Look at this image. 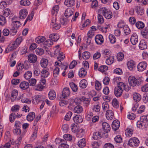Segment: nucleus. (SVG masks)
Instances as JSON below:
<instances>
[{
	"mask_svg": "<svg viewBox=\"0 0 148 148\" xmlns=\"http://www.w3.org/2000/svg\"><path fill=\"white\" fill-rule=\"evenodd\" d=\"M143 81V78L141 77L136 79L133 76H130L128 78L129 84L131 86H135L141 85Z\"/></svg>",
	"mask_w": 148,
	"mask_h": 148,
	"instance_id": "f257e3e1",
	"label": "nucleus"
},
{
	"mask_svg": "<svg viewBox=\"0 0 148 148\" xmlns=\"http://www.w3.org/2000/svg\"><path fill=\"white\" fill-rule=\"evenodd\" d=\"M140 143V141L137 138L134 137L130 138L128 141L127 145L131 147L136 148Z\"/></svg>",
	"mask_w": 148,
	"mask_h": 148,
	"instance_id": "f03ea898",
	"label": "nucleus"
},
{
	"mask_svg": "<svg viewBox=\"0 0 148 148\" xmlns=\"http://www.w3.org/2000/svg\"><path fill=\"white\" fill-rule=\"evenodd\" d=\"M99 11L100 13L103 14L104 16L107 19H109L112 18V12L108 10L105 7L100 9Z\"/></svg>",
	"mask_w": 148,
	"mask_h": 148,
	"instance_id": "7ed1b4c3",
	"label": "nucleus"
},
{
	"mask_svg": "<svg viewBox=\"0 0 148 148\" xmlns=\"http://www.w3.org/2000/svg\"><path fill=\"white\" fill-rule=\"evenodd\" d=\"M108 136V134L103 133L102 132H96L93 134V138L94 139L97 140L101 138V137L106 138Z\"/></svg>",
	"mask_w": 148,
	"mask_h": 148,
	"instance_id": "20e7f679",
	"label": "nucleus"
},
{
	"mask_svg": "<svg viewBox=\"0 0 148 148\" xmlns=\"http://www.w3.org/2000/svg\"><path fill=\"white\" fill-rule=\"evenodd\" d=\"M45 99V96L36 95L34 97V98L33 99V102L34 104H36L40 102H44Z\"/></svg>",
	"mask_w": 148,
	"mask_h": 148,
	"instance_id": "39448f33",
	"label": "nucleus"
},
{
	"mask_svg": "<svg viewBox=\"0 0 148 148\" xmlns=\"http://www.w3.org/2000/svg\"><path fill=\"white\" fill-rule=\"evenodd\" d=\"M55 66L61 69H64V70H66L67 69L69 66V65L66 63H65V64L63 63L62 64L61 61L60 60H58L56 62H55Z\"/></svg>",
	"mask_w": 148,
	"mask_h": 148,
	"instance_id": "423d86ee",
	"label": "nucleus"
},
{
	"mask_svg": "<svg viewBox=\"0 0 148 148\" xmlns=\"http://www.w3.org/2000/svg\"><path fill=\"white\" fill-rule=\"evenodd\" d=\"M137 125L138 127L143 129L147 128L148 123H145L143 120H140L137 122Z\"/></svg>",
	"mask_w": 148,
	"mask_h": 148,
	"instance_id": "0eeeda50",
	"label": "nucleus"
},
{
	"mask_svg": "<svg viewBox=\"0 0 148 148\" xmlns=\"http://www.w3.org/2000/svg\"><path fill=\"white\" fill-rule=\"evenodd\" d=\"M51 25L53 28L55 30L58 29L61 26L60 24L58 23V21L56 19L52 20Z\"/></svg>",
	"mask_w": 148,
	"mask_h": 148,
	"instance_id": "6e6552de",
	"label": "nucleus"
},
{
	"mask_svg": "<svg viewBox=\"0 0 148 148\" xmlns=\"http://www.w3.org/2000/svg\"><path fill=\"white\" fill-rule=\"evenodd\" d=\"M95 40L96 43L98 45H101L104 41L103 36L100 34L97 35L95 37Z\"/></svg>",
	"mask_w": 148,
	"mask_h": 148,
	"instance_id": "1a4fd4ad",
	"label": "nucleus"
},
{
	"mask_svg": "<svg viewBox=\"0 0 148 148\" xmlns=\"http://www.w3.org/2000/svg\"><path fill=\"white\" fill-rule=\"evenodd\" d=\"M147 66V63L145 62H140L137 66L138 70L139 71H142L146 68Z\"/></svg>",
	"mask_w": 148,
	"mask_h": 148,
	"instance_id": "9d476101",
	"label": "nucleus"
},
{
	"mask_svg": "<svg viewBox=\"0 0 148 148\" xmlns=\"http://www.w3.org/2000/svg\"><path fill=\"white\" fill-rule=\"evenodd\" d=\"M102 127L103 130L104 132L103 133L107 134L110 131V127L108 123L106 122H103L102 124Z\"/></svg>",
	"mask_w": 148,
	"mask_h": 148,
	"instance_id": "9b49d317",
	"label": "nucleus"
},
{
	"mask_svg": "<svg viewBox=\"0 0 148 148\" xmlns=\"http://www.w3.org/2000/svg\"><path fill=\"white\" fill-rule=\"evenodd\" d=\"M19 17L21 19L25 18L28 14V12L26 9H21L19 12Z\"/></svg>",
	"mask_w": 148,
	"mask_h": 148,
	"instance_id": "f8f14e48",
	"label": "nucleus"
},
{
	"mask_svg": "<svg viewBox=\"0 0 148 148\" xmlns=\"http://www.w3.org/2000/svg\"><path fill=\"white\" fill-rule=\"evenodd\" d=\"M70 93L69 88L66 87L64 88L61 95L63 98L65 99L69 96Z\"/></svg>",
	"mask_w": 148,
	"mask_h": 148,
	"instance_id": "ddd939ff",
	"label": "nucleus"
},
{
	"mask_svg": "<svg viewBox=\"0 0 148 148\" xmlns=\"http://www.w3.org/2000/svg\"><path fill=\"white\" fill-rule=\"evenodd\" d=\"M119 87H115L114 89V93L117 97H120L122 94L123 89Z\"/></svg>",
	"mask_w": 148,
	"mask_h": 148,
	"instance_id": "4468645a",
	"label": "nucleus"
},
{
	"mask_svg": "<svg viewBox=\"0 0 148 148\" xmlns=\"http://www.w3.org/2000/svg\"><path fill=\"white\" fill-rule=\"evenodd\" d=\"M130 41L133 45H135L138 42V37L136 34L134 33L133 34L130 38Z\"/></svg>",
	"mask_w": 148,
	"mask_h": 148,
	"instance_id": "2eb2a0df",
	"label": "nucleus"
},
{
	"mask_svg": "<svg viewBox=\"0 0 148 148\" xmlns=\"http://www.w3.org/2000/svg\"><path fill=\"white\" fill-rule=\"evenodd\" d=\"M106 118L108 120H111L114 117V114L111 110H108L106 113Z\"/></svg>",
	"mask_w": 148,
	"mask_h": 148,
	"instance_id": "dca6fc26",
	"label": "nucleus"
},
{
	"mask_svg": "<svg viewBox=\"0 0 148 148\" xmlns=\"http://www.w3.org/2000/svg\"><path fill=\"white\" fill-rule=\"evenodd\" d=\"M73 120L75 123H80L82 122L83 119L81 116L78 114L73 117Z\"/></svg>",
	"mask_w": 148,
	"mask_h": 148,
	"instance_id": "f3484780",
	"label": "nucleus"
},
{
	"mask_svg": "<svg viewBox=\"0 0 148 148\" xmlns=\"http://www.w3.org/2000/svg\"><path fill=\"white\" fill-rule=\"evenodd\" d=\"M120 122L117 120H115L113 121L112 123V128L114 130H117L120 126Z\"/></svg>",
	"mask_w": 148,
	"mask_h": 148,
	"instance_id": "a211bd4d",
	"label": "nucleus"
},
{
	"mask_svg": "<svg viewBox=\"0 0 148 148\" xmlns=\"http://www.w3.org/2000/svg\"><path fill=\"white\" fill-rule=\"evenodd\" d=\"M37 58L36 55L34 54H30L28 56V60L29 62L34 63L37 60Z\"/></svg>",
	"mask_w": 148,
	"mask_h": 148,
	"instance_id": "6ab92c4d",
	"label": "nucleus"
},
{
	"mask_svg": "<svg viewBox=\"0 0 148 148\" xmlns=\"http://www.w3.org/2000/svg\"><path fill=\"white\" fill-rule=\"evenodd\" d=\"M74 10L72 8H67L65 11V16L68 18L70 17L73 14Z\"/></svg>",
	"mask_w": 148,
	"mask_h": 148,
	"instance_id": "aec40b11",
	"label": "nucleus"
},
{
	"mask_svg": "<svg viewBox=\"0 0 148 148\" xmlns=\"http://www.w3.org/2000/svg\"><path fill=\"white\" fill-rule=\"evenodd\" d=\"M49 70L48 69H43L41 72V77L43 78L47 77L49 74V73L48 71Z\"/></svg>",
	"mask_w": 148,
	"mask_h": 148,
	"instance_id": "412c9836",
	"label": "nucleus"
},
{
	"mask_svg": "<svg viewBox=\"0 0 148 148\" xmlns=\"http://www.w3.org/2000/svg\"><path fill=\"white\" fill-rule=\"evenodd\" d=\"M18 94V91L17 90H14L12 91L11 97V100L12 101L14 102L16 100Z\"/></svg>",
	"mask_w": 148,
	"mask_h": 148,
	"instance_id": "4be33fe9",
	"label": "nucleus"
},
{
	"mask_svg": "<svg viewBox=\"0 0 148 148\" xmlns=\"http://www.w3.org/2000/svg\"><path fill=\"white\" fill-rule=\"evenodd\" d=\"M17 47L16 45H15L14 43L8 47L7 49L5 51V53H8L10 51H12L16 49Z\"/></svg>",
	"mask_w": 148,
	"mask_h": 148,
	"instance_id": "5701e85b",
	"label": "nucleus"
},
{
	"mask_svg": "<svg viewBox=\"0 0 148 148\" xmlns=\"http://www.w3.org/2000/svg\"><path fill=\"white\" fill-rule=\"evenodd\" d=\"M64 3L67 7L72 6L75 4V0H65Z\"/></svg>",
	"mask_w": 148,
	"mask_h": 148,
	"instance_id": "b1692460",
	"label": "nucleus"
},
{
	"mask_svg": "<svg viewBox=\"0 0 148 148\" xmlns=\"http://www.w3.org/2000/svg\"><path fill=\"white\" fill-rule=\"evenodd\" d=\"M139 47L141 50L146 49L147 47V45L145 41L144 40H141L140 42Z\"/></svg>",
	"mask_w": 148,
	"mask_h": 148,
	"instance_id": "393cba45",
	"label": "nucleus"
},
{
	"mask_svg": "<svg viewBox=\"0 0 148 148\" xmlns=\"http://www.w3.org/2000/svg\"><path fill=\"white\" fill-rule=\"evenodd\" d=\"M127 65L128 69L130 70H131L135 67V63L133 60H130L128 62Z\"/></svg>",
	"mask_w": 148,
	"mask_h": 148,
	"instance_id": "a878e982",
	"label": "nucleus"
},
{
	"mask_svg": "<svg viewBox=\"0 0 148 148\" xmlns=\"http://www.w3.org/2000/svg\"><path fill=\"white\" fill-rule=\"evenodd\" d=\"M114 140L116 143L120 144L123 142V138L121 136L118 135L116 136L114 138Z\"/></svg>",
	"mask_w": 148,
	"mask_h": 148,
	"instance_id": "bb28decb",
	"label": "nucleus"
},
{
	"mask_svg": "<svg viewBox=\"0 0 148 148\" xmlns=\"http://www.w3.org/2000/svg\"><path fill=\"white\" fill-rule=\"evenodd\" d=\"M49 38L52 41H56L59 38V36L57 34H53L49 36Z\"/></svg>",
	"mask_w": 148,
	"mask_h": 148,
	"instance_id": "cd10ccee",
	"label": "nucleus"
},
{
	"mask_svg": "<svg viewBox=\"0 0 148 148\" xmlns=\"http://www.w3.org/2000/svg\"><path fill=\"white\" fill-rule=\"evenodd\" d=\"M133 129L132 127L128 128L125 131V134L128 137L131 136L133 134Z\"/></svg>",
	"mask_w": 148,
	"mask_h": 148,
	"instance_id": "c85d7f7f",
	"label": "nucleus"
},
{
	"mask_svg": "<svg viewBox=\"0 0 148 148\" xmlns=\"http://www.w3.org/2000/svg\"><path fill=\"white\" fill-rule=\"evenodd\" d=\"M35 114L34 112H30L27 116V119L28 121H32L35 117Z\"/></svg>",
	"mask_w": 148,
	"mask_h": 148,
	"instance_id": "c756f323",
	"label": "nucleus"
},
{
	"mask_svg": "<svg viewBox=\"0 0 148 148\" xmlns=\"http://www.w3.org/2000/svg\"><path fill=\"white\" fill-rule=\"evenodd\" d=\"M141 34L144 38L148 39V29L146 27L143 29L141 31Z\"/></svg>",
	"mask_w": 148,
	"mask_h": 148,
	"instance_id": "7c9ffc66",
	"label": "nucleus"
},
{
	"mask_svg": "<svg viewBox=\"0 0 148 148\" xmlns=\"http://www.w3.org/2000/svg\"><path fill=\"white\" fill-rule=\"evenodd\" d=\"M133 98L136 101H139L141 99V96L138 93H134L133 95Z\"/></svg>",
	"mask_w": 148,
	"mask_h": 148,
	"instance_id": "2f4dec72",
	"label": "nucleus"
},
{
	"mask_svg": "<svg viewBox=\"0 0 148 148\" xmlns=\"http://www.w3.org/2000/svg\"><path fill=\"white\" fill-rule=\"evenodd\" d=\"M59 8L58 5H56L53 7L51 10V13L52 15L56 16L57 14Z\"/></svg>",
	"mask_w": 148,
	"mask_h": 148,
	"instance_id": "473e14b6",
	"label": "nucleus"
},
{
	"mask_svg": "<svg viewBox=\"0 0 148 148\" xmlns=\"http://www.w3.org/2000/svg\"><path fill=\"white\" fill-rule=\"evenodd\" d=\"M48 60L47 59L43 58L40 61L41 66L44 68H45L48 64Z\"/></svg>",
	"mask_w": 148,
	"mask_h": 148,
	"instance_id": "72a5a7b5",
	"label": "nucleus"
},
{
	"mask_svg": "<svg viewBox=\"0 0 148 148\" xmlns=\"http://www.w3.org/2000/svg\"><path fill=\"white\" fill-rule=\"evenodd\" d=\"M20 87L23 89L25 90L27 89L29 87L28 83L25 81L22 82L20 84Z\"/></svg>",
	"mask_w": 148,
	"mask_h": 148,
	"instance_id": "f704fd0d",
	"label": "nucleus"
},
{
	"mask_svg": "<svg viewBox=\"0 0 148 148\" xmlns=\"http://www.w3.org/2000/svg\"><path fill=\"white\" fill-rule=\"evenodd\" d=\"M114 60V58L113 56H109L108 58L106 59V62L107 64L108 65H111L113 63Z\"/></svg>",
	"mask_w": 148,
	"mask_h": 148,
	"instance_id": "c9c22d12",
	"label": "nucleus"
},
{
	"mask_svg": "<svg viewBox=\"0 0 148 148\" xmlns=\"http://www.w3.org/2000/svg\"><path fill=\"white\" fill-rule=\"evenodd\" d=\"M136 12L139 15H142L144 13L143 9L140 6H137L136 7Z\"/></svg>",
	"mask_w": 148,
	"mask_h": 148,
	"instance_id": "e433bc0d",
	"label": "nucleus"
},
{
	"mask_svg": "<svg viewBox=\"0 0 148 148\" xmlns=\"http://www.w3.org/2000/svg\"><path fill=\"white\" fill-rule=\"evenodd\" d=\"M83 111L82 107L80 106H76L74 109V111L75 113H79Z\"/></svg>",
	"mask_w": 148,
	"mask_h": 148,
	"instance_id": "4c0bfd02",
	"label": "nucleus"
},
{
	"mask_svg": "<svg viewBox=\"0 0 148 148\" xmlns=\"http://www.w3.org/2000/svg\"><path fill=\"white\" fill-rule=\"evenodd\" d=\"M45 40V38L44 37L42 36H39L37 37L36 38V41L37 43H40L42 42Z\"/></svg>",
	"mask_w": 148,
	"mask_h": 148,
	"instance_id": "58836bf2",
	"label": "nucleus"
},
{
	"mask_svg": "<svg viewBox=\"0 0 148 148\" xmlns=\"http://www.w3.org/2000/svg\"><path fill=\"white\" fill-rule=\"evenodd\" d=\"M111 53V52L110 50L106 49L103 51V55L104 58L108 57L109 56H110Z\"/></svg>",
	"mask_w": 148,
	"mask_h": 148,
	"instance_id": "ea45409f",
	"label": "nucleus"
},
{
	"mask_svg": "<svg viewBox=\"0 0 148 148\" xmlns=\"http://www.w3.org/2000/svg\"><path fill=\"white\" fill-rule=\"evenodd\" d=\"M60 68L57 67L55 64V68L53 71V75L55 77H56L59 75Z\"/></svg>",
	"mask_w": 148,
	"mask_h": 148,
	"instance_id": "a19ab883",
	"label": "nucleus"
},
{
	"mask_svg": "<svg viewBox=\"0 0 148 148\" xmlns=\"http://www.w3.org/2000/svg\"><path fill=\"white\" fill-rule=\"evenodd\" d=\"M21 5L24 6H28L30 4V2L28 0H21L20 1Z\"/></svg>",
	"mask_w": 148,
	"mask_h": 148,
	"instance_id": "79ce46f5",
	"label": "nucleus"
},
{
	"mask_svg": "<svg viewBox=\"0 0 148 148\" xmlns=\"http://www.w3.org/2000/svg\"><path fill=\"white\" fill-rule=\"evenodd\" d=\"M136 27L139 29H141L145 27V24L141 21H138L136 24Z\"/></svg>",
	"mask_w": 148,
	"mask_h": 148,
	"instance_id": "37998d69",
	"label": "nucleus"
},
{
	"mask_svg": "<svg viewBox=\"0 0 148 148\" xmlns=\"http://www.w3.org/2000/svg\"><path fill=\"white\" fill-rule=\"evenodd\" d=\"M6 22L5 17L2 15H0V25H3Z\"/></svg>",
	"mask_w": 148,
	"mask_h": 148,
	"instance_id": "c03bdc74",
	"label": "nucleus"
},
{
	"mask_svg": "<svg viewBox=\"0 0 148 148\" xmlns=\"http://www.w3.org/2000/svg\"><path fill=\"white\" fill-rule=\"evenodd\" d=\"M48 96L50 99L53 100L56 98V93L54 91H51L49 92Z\"/></svg>",
	"mask_w": 148,
	"mask_h": 148,
	"instance_id": "a18cd8bd",
	"label": "nucleus"
},
{
	"mask_svg": "<svg viewBox=\"0 0 148 148\" xmlns=\"http://www.w3.org/2000/svg\"><path fill=\"white\" fill-rule=\"evenodd\" d=\"M32 76V73L30 71H28L24 75V76L26 79H29Z\"/></svg>",
	"mask_w": 148,
	"mask_h": 148,
	"instance_id": "49530a36",
	"label": "nucleus"
},
{
	"mask_svg": "<svg viewBox=\"0 0 148 148\" xmlns=\"http://www.w3.org/2000/svg\"><path fill=\"white\" fill-rule=\"evenodd\" d=\"M3 16L4 17H7L10 14V10L9 9L6 8L3 11Z\"/></svg>",
	"mask_w": 148,
	"mask_h": 148,
	"instance_id": "de8ad7c7",
	"label": "nucleus"
},
{
	"mask_svg": "<svg viewBox=\"0 0 148 148\" xmlns=\"http://www.w3.org/2000/svg\"><path fill=\"white\" fill-rule=\"evenodd\" d=\"M13 19H12V25H13V27L18 28L21 25V23L19 21H13Z\"/></svg>",
	"mask_w": 148,
	"mask_h": 148,
	"instance_id": "09e8293b",
	"label": "nucleus"
},
{
	"mask_svg": "<svg viewBox=\"0 0 148 148\" xmlns=\"http://www.w3.org/2000/svg\"><path fill=\"white\" fill-rule=\"evenodd\" d=\"M110 42L112 44L114 43L116 41V38L115 36L112 34H110L109 36Z\"/></svg>",
	"mask_w": 148,
	"mask_h": 148,
	"instance_id": "8fccbe9b",
	"label": "nucleus"
},
{
	"mask_svg": "<svg viewBox=\"0 0 148 148\" xmlns=\"http://www.w3.org/2000/svg\"><path fill=\"white\" fill-rule=\"evenodd\" d=\"M124 58V54L123 53L119 52L117 55V58L119 61H122Z\"/></svg>",
	"mask_w": 148,
	"mask_h": 148,
	"instance_id": "3c124183",
	"label": "nucleus"
},
{
	"mask_svg": "<svg viewBox=\"0 0 148 148\" xmlns=\"http://www.w3.org/2000/svg\"><path fill=\"white\" fill-rule=\"evenodd\" d=\"M102 107L103 110L104 111H106L108 110L109 108V105L107 103L105 102L102 103Z\"/></svg>",
	"mask_w": 148,
	"mask_h": 148,
	"instance_id": "603ef678",
	"label": "nucleus"
},
{
	"mask_svg": "<svg viewBox=\"0 0 148 148\" xmlns=\"http://www.w3.org/2000/svg\"><path fill=\"white\" fill-rule=\"evenodd\" d=\"M70 86L74 92H76L77 90V86L74 83L72 82L70 84Z\"/></svg>",
	"mask_w": 148,
	"mask_h": 148,
	"instance_id": "864d4df0",
	"label": "nucleus"
},
{
	"mask_svg": "<svg viewBox=\"0 0 148 148\" xmlns=\"http://www.w3.org/2000/svg\"><path fill=\"white\" fill-rule=\"evenodd\" d=\"M58 141H60L59 142L61 143L60 145H68L67 144V142L66 140H64L63 139H56L55 140V142H58Z\"/></svg>",
	"mask_w": 148,
	"mask_h": 148,
	"instance_id": "5fc2aeb1",
	"label": "nucleus"
},
{
	"mask_svg": "<svg viewBox=\"0 0 148 148\" xmlns=\"http://www.w3.org/2000/svg\"><path fill=\"white\" fill-rule=\"evenodd\" d=\"M71 128L72 132L74 133H77V127L74 123L71 125Z\"/></svg>",
	"mask_w": 148,
	"mask_h": 148,
	"instance_id": "6e6d98bb",
	"label": "nucleus"
},
{
	"mask_svg": "<svg viewBox=\"0 0 148 148\" xmlns=\"http://www.w3.org/2000/svg\"><path fill=\"white\" fill-rule=\"evenodd\" d=\"M113 106L116 108H117L119 106V104L118 103L117 100L116 99H113L112 102Z\"/></svg>",
	"mask_w": 148,
	"mask_h": 148,
	"instance_id": "4d7b16f0",
	"label": "nucleus"
},
{
	"mask_svg": "<svg viewBox=\"0 0 148 148\" xmlns=\"http://www.w3.org/2000/svg\"><path fill=\"white\" fill-rule=\"evenodd\" d=\"M36 52L37 55H41L44 52V50L42 48H38L36 49Z\"/></svg>",
	"mask_w": 148,
	"mask_h": 148,
	"instance_id": "13d9d810",
	"label": "nucleus"
},
{
	"mask_svg": "<svg viewBox=\"0 0 148 148\" xmlns=\"http://www.w3.org/2000/svg\"><path fill=\"white\" fill-rule=\"evenodd\" d=\"M63 137L64 139L65 140H67L70 141L72 140V136L69 134H64L63 136Z\"/></svg>",
	"mask_w": 148,
	"mask_h": 148,
	"instance_id": "bf43d9fd",
	"label": "nucleus"
},
{
	"mask_svg": "<svg viewBox=\"0 0 148 148\" xmlns=\"http://www.w3.org/2000/svg\"><path fill=\"white\" fill-rule=\"evenodd\" d=\"M95 89L97 90H100L101 88V84L98 81H96L95 82Z\"/></svg>",
	"mask_w": 148,
	"mask_h": 148,
	"instance_id": "052dcab7",
	"label": "nucleus"
},
{
	"mask_svg": "<svg viewBox=\"0 0 148 148\" xmlns=\"http://www.w3.org/2000/svg\"><path fill=\"white\" fill-rule=\"evenodd\" d=\"M83 130L82 128L78 130V132L77 133V136L79 138H82L83 136Z\"/></svg>",
	"mask_w": 148,
	"mask_h": 148,
	"instance_id": "680f3d73",
	"label": "nucleus"
},
{
	"mask_svg": "<svg viewBox=\"0 0 148 148\" xmlns=\"http://www.w3.org/2000/svg\"><path fill=\"white\" fill-rule=\"evenodd\" d=\"M108 69V67L106 66H101L98 69V70L101 72L106 71Z\"/></svg>",
	"mask_w": 148,
	"mask_h": 148,
	"instance_id": "e2e57ef3",
	"label": "nucleus"
},
{
	"mask_svg": "<svg viewBox=\"0 0 148 148\" xmlns=\"http://www.w3.org/2000/svg\"><path fill=\"white\" fill-rule=\"evenodd\" d=\"M72 114V113L71 112L69 111L66 114V116H65L64 119L67 121H69Z\"/></svg>",
	"mask_w": 148,
	"mask_h": 148,
	"instance_id": "0e129e2a",
	"label": "nucleus"
},
{
	"mask_svg": "<svg viewBox=\"0 0 148 148\" xmlns=\"http://www.w3.org/2000/svg\"><path fill=\"white\" fill-rule=\"evenodd\" d=\"M53 44V41L51 39L47 40L44 42V45L47 46L48 47H50Z\"/></svg>",
	"mask_w": 148,
	"mask_h": 148,
	"instance_id": "69168bd1",
	"label": "nucleus"
},
{
	"mask_svg": "<svg viewBox=\"0 0 148 148\" xmlns=\"http://www.w3.org/2000/svg\"><path fill=\"white\" fill-rule=\"evenodd\" d=\"M123 28L124 32L126 35H127L130 33V30L128 26H125L123 27Z\"/></svg>",
	"mask_w": 148,
	"mask_h": 148,
	"instance_id": "338daca9",
	"label": "nucleus"
},
{
	"mask_svg": "<svg viewBox=\"0 0 148 148\" xmlns=\"http://www.w3.org/2000/svg\"><path fill=\"white\" fill-rule=\"evenodd\" d=\"M100 110V107L98 104L94 105L92 108L93 110L95 112H99Z\"/></svg>",
	"mask_w": 148,
	"mask_h": 148,
	"instance_id": "774afa93",
	"label": "nucleus"
}]
</instances>
